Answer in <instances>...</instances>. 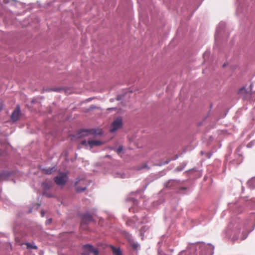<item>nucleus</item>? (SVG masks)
Segmentation results:
<instances>
[{"instance_id": "1", "label": "nucleus", "mask_w": 255, "mask_h": 255, "mask_svg": "<svg viewBox=\"0 0 255 255\" xmlns=\"http://www.w3.org/2000/svg\"><path fill=\"white\" fill-rule=\"evenodd\" d=\"M239 230L238 226L231 223L229 225L226 232V237L230 240L235 241L239 239Z\"/></svg>"}, {"instance_id": "2", "label": "nucleus", "mask_w": 255, "mask_h": 255, "mask_svg": "<svg viewBox=\"0 0 255 255\" xmlns=\"http://www.w3.org/2000/svg\"><path fill=\"white\" fill-rule=\"evenodd\" d=\"M252 85H250L249 89L243 87L239 90V94L243 97V99L254 102L255 101V91L252 92Z\"/></svg>"}, {"instance_id": "3", "label": "nucleus", "mask_w": 255, "mask_h": 255, "mask_svg": "<svg viewBox=\"0 0 255 255\" xmlns=\"http://www.w3.org/2000/svg\"><path fill=\"white\" fill-rule=\"evenodd\" d=\"M199 253L196 255H212L214 247L211 244L201 243L198 245Z\"/></svg>"}, {"instance_id": "4", "label": "nucleus", "mask_w": 255, "mask_h": 255, "mask_svg": "<svg viewBox=\"0 0 255 255\" xmlns=\"http://www.w3.org/2000/svg\"><path fill=\"white\" fill-rule=\"evenodd\" d=\"M123 120L122 118L119 117L115 120L111 124L110 131L113 132L121 128L123 126Z\"/></svg>"}, {"instance_id": "5", "label": "nucleus", "mask_w": 255, "mask_h": 255, "mask_svg": "<svg viewBox=\"0 0 255 255\" xmlns=\"http://www.w3.org/2000/svg\"><path fill=\"white\" fill-rule=\"evenodd\" d=\"M100 132H96V130L95 129H91L89 130L83 129L80 131L77 135V137L78 138H81L84 136H87L90 134L95 135V134H100Z\"/></svg>"}, {"instance_id": "6", "label": "nucleus", "mask_w": 255, "mask_h": 255, "mask_svg": "<svg viewBox=\"0 0 255 255\" xmlns=\"http://www.w3.org/2000/svg\"><path fill=\"white\" fill-rule=\"evenodd\" d=\"M67 175L65 174H62L60 176H56L54 178L55 183L59 185H64L67 181Z\"/></svg>"}, {"instance_id": "7", "label": "nucleus", "mask_w": 255, "mask_h": 255, "mask_svg": "<svg viewBox=\"0 0 255 255\" xmlns=\"http://www.w3.org/2000/svg\"><path fill=\"white\" fill-rule=\"evenodd\" d=\"M80 183H81L82 185H86V181L84 179H79V178H77L76 179V181L75 183V186H76V191L78 192H83L86 189V187L85 186L84 187H79L78 186V184H80Z\"/></svg>"}, {"instance_id": "8", "label": "nucleus", "mask_w": 255, "mask_h": 255, "mask_svg": "<svg viewBox=\"0 0 255 255\" xmlns=\"http://www.w3.org/2000/svg\"><path fill=\"white\" fill-rule=\"evenodd\" d=\"M92 217L90 214L88 213L85 214L83 215L82 218L81 226H83L84 225L92 221Z\"/></svg>"}, {"instance_id": "9", "label": "nucleus", "mask_w": 255, "mask_h": 255, "mask_svg": "<svg viewBox=\"0 0 255 255\" xmlns=\"http://www.w3.org/2000/svg\"><path fill=\"white\" fill-rule=\"evenodd\" d=\"M20 109L19 107H17L13 112L11 118L13 121H16L18 120L20 116Z\"/></svg>"}, {"instance_id": "10", "label": "nucleus", "mask_w": 255, "mask_h": 255, "mask_svg": "<svg viewBox=\"0 0 255 255\" xmlns=\"http://www.w3.org/2000/svg\"><path fill=\"white\" fill-rule=\"evenodd\" d=\"M84 248L86 251H88L89 253H93L94 255H98L99 251L97 249H95L90 245H86L84 246Z\"/></svg>"}, {"instance_id": "11", "label": "nucleus", "mask_w": 255, "mask_h": 255, "mask_svg": "<svg viewBox=\"0 0 255 255\" xmlns=\"http://www.w3.org/2000/svg\"><path fill=\"white\" fill-rule=\"evenodd\" d=\"M88 143L90 148H93L94 146H99L103 144V142L100 140H88Z\"/></svg>"}, {"instance_id": "12", "label": "nucleus", "mask_w": 255, "mask_h": 255, "mask_svg": "<svg viewBox=\"0 0 255 255\" xmlns=\"http://www.w3.org/2000/svg\"><path fill=\"white\" fill-rule=\"evenodd\" d=\"M248 187L252 189H255V177H254L250 179L247 183Z\"/></svg>"}, {"instance_id": "13", "label": "nucleus", "mask_w": 255, "mask_h": 255, "mask_svg": "<svg viewBox=\"0 0 255 255\" xmlns=\"http://www.w3.org/2000/svg\"><path fill=\"white\" fill-rule=\"evenodd\" d=\"M111 248L115 255H123L120 248H116L114 246H111Z\"/></svg>"}, {"instance_id": "14", "label": "nucleus", "mask_w": 255, "mask_h": 255, "mask_svg": "<svg viewBox=\"0 0 255 255\" xmlns=\"http://www.w3.org/2000/svg\"><path fill=\"white\" fill-rule=\"evenodd\" d=\"M53 168H51L48 169H43V171L44 173H45L46 174H50L53 172Z\"/></svg>"}, {"instance_id": "15", "label": "nucleus", "mask_w": 255, "mask_h": 255, "mask_svg": "<svg viewBox=\"0 0 255 255\" xmlns=\"http://www.w3.org/2000/svg\"><path fill=\"white\" fill-rule=\"evenodd\" d=\"M27 246V249H37V247L35 245H31L29 243H27L25 244Z\"/></svg>"}, {"instance_id": "16", "label": "nucleus", "mask_w": 255, "mask_h": 255, "mask_svg": "<svg viewBox=\"0 0 255 255\" xmlns=\"http://www.w3.org/2000/svg\"><path fill=\"white\" fill-rule=\"evenodd\" d=\"M173 184V181H169L165 184V187L167 188H170Z\"/></svg>"}, {"instance_id": "17", "label": "nucleus", "mask_w": 255, "mask_h": 255, "mask_svg": "<svg viewBox=\"0 0 255 255\" xmlns=\"http://www.w3.org/2000/svg\"><path fill=\"white\" fill-rule=\"evenodd\" d=\"M131 247L133 250H137L138 247V245L137 244L133 243L131 244Z\"/></svg>"}, {"instance_id": "18", "label": "nucleus", "mask_w": 255, "mask_h": 255, "mask_svg": "<svg viewBox=\"0 0 255 255\" xmlns=\"http://www.w3.org/2000/svg\"><path fill=\"white\" fill-rule=\"evenodd\" d=\"M123 146H119L117 149V152L118 153V154H120L123 150Z\"/></svg>"}, {"instance_id": "19", "label": "nucleus", "mask_w": 255, "mask_h": 255, "mask_svg": "<svg viewBox=\"0 0 255 255\" xmlns=\"http://www.w3.org/2000/svg\"><path fill=\"white\" fill-rule=\"evenodd\" d=\"M63 90L64 89L63 88H55V89H52L51 91H56V92H60L61 91H63Z\"/></svg>"}, {"instance_id": "20", "label": "nucleus", "mask_w": 255, "mask_h": 255, "mask_svg": "<svg viewBox=\"0 0 255 255\" xmlns=\"http://www.w3.org/2000/svg\"><path fill=\"white\" fill-rule=\"evenodd\" d=\"M236 153L238 154L239 155L242 156V153L241 151V148H238L236 151Z\"/></svg>"}, {"instance_id": "21", "label": "nucleus", "mask_w": 255, "mask_h": 255, "mask_svg": "<svg viewBox=\"0 0 255 255\" xmlns=\"http://www.w3.org/2000/svg\"><path fill=\"white\" fill-rule=\"evenodd\" d=\"M179 255H189L185 252H181L180 253Z\"/></svg>"}, {"instance_id": "22", "label": "nucleus", "mask_w": 255, "mask_h": 255, "mask_svg": "<svg viewBox=\"0 0 255 255\" xmlns=\"http://www.w3.org/2000/svg\"><path fill=\"white\" fill-rule=\"evenodd\" d=\"M51 221H52V219H50L46 221V224H50L51 223Z\"/></svg>"}, {"instance_id": "23", "label": "nucleus", "mask_w": 255, "mask_h": 255, "mask_svg": "<svg viewBox=\"0 0 255 255\" xmlns=\"http://www.w3.org/2000/svg\"><path fill=\"white\" fill-rule=\"evenodd\" d=\"M81 144H82V145H87V144H86V140H84L82 141H81Z\"/></svg>"}, {"instance_id": "24", "label": "nucleus", "mask_w": 255, "mask_h": 255, "mask_svg": "<svg viewBox=\"0 0 255 255\" xmlns=\"http://www.w3.org/2000/svg\"><path fill=\"white\" fill-rule=\"evenodd\" d=\"M215 40L216 41L218 38V33L217 32L216 33L215 36Z\"/></svg>"}, {"instance_id": "25", "label": "nucleus", "mask_w": 255, "mask_h": 255, "mask_svg": "<svg viewBox=\"0 0 255 255\" xmlns=\"http://www.w3.org/2000/svg\"><path fill=\"white\" fill-rule=\"evenodd\" d=\"M44 212L43 211H41V215L42 217H43L44 216Z\"/></svg>"}, {"instance_id": "26", "label": "nucleus", "mask_w": 255, "mask_h": 255, "mask_svg": "<svg viewBox=\"0 0 255 255\" xmlns=\"http://www.w3.org/2000/svg\"><path fill=\"white\" fill-rule=\"evenodd\" d=\"M3 175L0 174V180H3Z\"/></svg>"}, {"instance_id": "27", "label": "nucleus", "mask_w": 255, "mask_h": 255, "mask_svg": "<svg viewBox=\"0 0 255 255\" xmlns=\"http://www.w3.org/2000/svg\"><path fill=\"white\" fill-rule=\"evenodd\" d=\"M147 167L146 164H144V165H143V167H142V168H145V167ZM141 169V168H140V169Z\"/></svg>"}, {"instance_id": "28", "label": "nucleus", "mask_w": 255, "mask_h": 255, "mask_svg": "<svg viewBox=\"0 0 255 255\" xmlns=\"http://www.w3.org/2000/svg\"><path fill=\"white\" fill-rule=\"evenodd\" d=\"M236 212L237 213H240V212H241V210H239V211H236Z\"/></svg>"}, {"instance_id": "29", "label": "nucleus", "mask_w": 255, "mask_h": 255, "mask_svg": "<svg viewBox=\"0 0 255 255\" xmlns=\"http://www.w3.org/2000/svg\"><path fill=\"white\" fill-rule=\"evenodd\" d=\"M201 154H203V151H201Z\"/></svg>"}, {"instance_id": "30", "label": "nucleus", "mask_w": 255, "mask_h": 255, "mask_svg": "<svg viewBox=\"0 0 255 255\" xmlns=\"http://www.w3.org/2000/svg\"><path fill=\"white\" fill-rule=\"evenodd\" d=\"M83 255H86L85 253H84V254H83Z\"/></svg>"}]
</instances>
